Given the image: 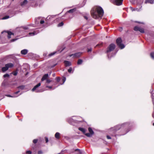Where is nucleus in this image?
Masks as SVG:
<instances>
[{
	"label": "nucleus",
	"instance_id": "23",
	"mask_svg": "<svg viewBox=\"0 0 154 154\" xmlns=\"http://www.w3.org/2000/svg\"><path fill=\"white\" fill-rule=\"evenodd\" d=\"M151 57L153 59H154V52H152L150 53V54Z\"/></svg>",
	"mask_w": 154,
	"mask_h": 154
},
{
	"label": "nucleus",
	"instance_id": "38",
	"mask_svg": "<svg viewBox=\"0 0 154 154\" xmlns=\"http://www.w3.org/2000/svg\"><path fill=\"white\" fill-rule=\"evenodd\" d=\"M66 80V78L65 77H63V83L65 82Z\"/></svg>",
	"mask_w": 154,
	"mask_h": 154
},
{
	"label": "nucleus",
	"instance_id": "28",
	"mask_svg": "<svg viewBox=\"0 0 154 154\" xmlns=\"http://www.w3.org/2000/svg\"><path fill=\"white\" fill-rule=\"evenodd\" d=\"M6 96H7V97H16L18 96L15 95H14L13 96H11L9 95H6Z\"/></svg>",
	"mask_w": 154,
	"mask_h": 154
},
{
	"label": "nucleus",
	"instance_id": "35",
	"mask_svg": "<svg viewBox=\"0 0 154 154\" xmlns=\"http://www.w3.org/2000/svg\"><path fill=\"white\" fill-rule=\"evenodd\" d=\"M38 140L37 139H34L33 140V142L34 143H36L37 142Z\"/></svg>",
	"mask_w": 154,
	"mask_h": 154
},
{
	"label": "nucleus",
	"instance_id": "5",
	"mask_svg": "<svg viewBox=\"0 0 154 154\" xmlns=\"http://www.w3.org/2000/svg\"><path fill=\"white\" fill-rule=\"evenodd\" d=\"M116 45L114 44H111L108 47L106 50V53L110 52L113 51L115 48Z\"/></svg>",
	"mask_w": 154,
	"mask_h": 154
},
{
	"label": "nucleus",
	"instance_id": "45",
	"mask_svg": "<svg viewBox=\"0 0 154 154\" xmlns=\"http://www.w3.org/2000/svg\"><path fill=\"white\" fill-rule=\"evenodd\" d=\"M123 29L122 27H120L119 28V30L120 31H121Z\"/></svg>",
	"mask_w": 154,
	"mask_h": 154
},
{
	"label": "nucleus",
	"instance_id": "15",
	"mask_svg": "<svg viewBox=\"0 0 154 154\" xmlns=\"http://www.w3.org/2000/svg\"><path fill=\"white\" fill-rule=\"evenodd\" d=\"M153 0H146L145 2V3H149L151 4H153Z\"/></svg>",
	"mask_w": 154,
	"mask_h": 154
},
{
	"label": "nucleus",
	"instance_id": "16",
	"mask_svg": "<svg viewBox=\"0 0 154 154\" xmlns=\"http://www.w3.org/2000/svg\"><path fill=\"white\" fill-rule=\"evenodd\" d=\"M79 130L82 131L83 134H85V133L86 132V130L85 128H79Z\"/></svg>",
	"mask_w": 154,
	"mask_h": 154
},
{
	"label": "nucleus",
	"instance_id": "44",
	"mask_svg": "<svg viewBox=\"0 0 154 154\" xmlns=\"http://www.w3.org/2000/svg\"><path fill=\"white\" fill-rule=\"evenodd\" d=\"M46 87L47 88H49L50 89H51L52 88V87L51 86H46Z\"/></svg>",
	"mask_w": 154,
	"mask_h": 154
},
{
	"label": "nucleus",
	"instance_id": "1",
	"mask_svg": "<svg viewBox=\"0 0 154 154\" xmlns=\"http://www.w3.org/2000/svg\"><path fill=\"white\" fill-rule=\"evenodd\" d=\"M91 16L94 19L102 17L104 14L102 8L98 6H94L91 10Z\"/></svg>",
	"mask_w": 154,
	"mask_h": 154
},
{
	"label": "nucleus",
	"instance_id": "30",
	"mask_svg": "<svg viewBox=\"0 0 154 154\" xmlns=\"http://www.w3.org/2000/svg\"><path fill=\"white\" fill-rule=\"evenodd\" d=\"M24 87H25V86H24L22 85V86H21L19 87L18 88L20 89H23L24 88Z\"/></svg>",
	"mask_w": 154,
	"mask_h": 154
},
{
	"label": "nucleus",
	"instance_id": "52",
	"mask_svg": "<svg viewBox=\"0 0 154 154\" xmlns=\"http://www.w3.org/2000/svg\"><path fill=\"white\" fill-rule=\"evenodd\" d=\"M64 48H63L61 51H60V52H61V51H63V50L64 49Z\"/></svg>",
	"mask_w": 154,
	"mask_h": 154
},
{
	"label": "nucleus",
	"instance_id": "26",
	"mask_svg": "<svg viewBox=\"0 0 154 154\" xmlns=\"http://www.w3.org/2000/svg\"><path fill=\"white\" fill-rule=\"evenodd\" d=\"M9 17V16H5V17H3L2 18V20H5V19H7Z\"/></svg>",
	"mask_w": 154,
	"mask_h": 154
},
{
	"label": "nucleus",
	"instance_id": "48",
	"mask_svg": "<svg viewBox=\"0 0 154 154\" xmlns=\"http://www.w3.org/2000/svg\"><path fill=\"white\" fill-rule=\"evenodd\" d=\"M84 17L85 18V19H86V20H87V19H88V17H87V16H85Z\"/></svg>",
	"mask_w": 154,
	"mask_h": 154
},
{
	"label": "nucleus",
	"instance_id": "11",
	"mask_svg": "<svg viewBox=\"0 0 154 154\" xmlns=\"http://www.w3.org/2000/svg\"><path fill=\"white\" fill-rule=\"evenodd\" d=\"M41 83H39L37 85L35 86L32 89V91H35V90H36L37 88H38V87H39L41 85Z\"/></svg>",
	"mask_w": 154,
	"mask_h": 154
},
{
	"label": "nucleus",
	"instance_id": "27",
	"mask_svg": "<svg viewBox=\"0 0 154 154\" xmlns=\"http://www.w3.org/2000/svg\"><path fill=\"white\" fill-rule=\"evenodd\" d=\"M56 52H54L52 53H51L49 54V56H53L56 53Z\"/></svg>",
	"mask_w": 154,
	"mask_h": 154
},
{
	"label": "nucleus",
	"instance_id": "39",
	"mask_svg": "<svg viewBox=\"0 0 154 154\" xmlns=\"http://www.w3.org/2000/svg\"><path fill=\"white\" fill-rule=\"evenodd\" d=\"M17 39H11V42H14V41H15Z\"/></svg>",
	"mask_w": 154,
	"mask_h": 154
},
{
	"label": "nucleus",
	"instance_id": "21",
	"mask_svg": "<svg viewBox=\"0 0 154 154\" xmlns=\"http://www.w3.org/2000/svg\"><path fill=\"white\" fill-rule=\"evenodd\" d=\"M75 11V9H70V10H69V11H68L67 12L68 13H72L73 12H74Z\"/></svg>",
	"mask_w": 154,
	"mask_h": 154
},
{
	"label": "nucleus",
	"instance_id": "20",
	"mask_svg": "<svg viewBox=\"0 0 154 154\" xmlns=\"http://www.w3.org/2000/svg\"><path fill=\"white\" fill-rule=\"evenodd\" d=\"M86 136L88 137H91L92 136L93 134L90 133H85V134Z\"/></svg>",
	"mask_w": 154,
	"mask_h": 154
},
{
	"label": "nucleus",
	"instance_id": "41",
	"mask_svg": "<svg viewBox=\"0 0 154 154\" xmlns=\"http://www.w3.org/2000/svg\"><path fill=\"white\" fill-rule=\"evenodd\" d=\"M106 137L108 139H111V137L109 136L108 135L106 136Z\"/></svg>",
	"mask_w": 154,
	"mask_h": 154
},
{
	"label": "nucleus",
	"instance_id": "13",
	"mask_svg": "<svg viewBox=\"0 0 154 154\" xmlns=\"http://www.w3.org/2000/svg\"><path fill=\"white\" fill-rule=\"evenodd\" d=\"M28 50L26 49H24L21 51V53L22 54L25 55L27 54Z\"/></svg>",
	"mask_w": 154,
	"mask_h": 154
},
{
	"label": "nucleus",
	"instance_id": "2",
	"mask_svg": "<svg viewBox=\"0 0 154 154\" xmlns=\"http://www.w3.org/2000/svg\"><path fill=\"white\" fill-rule=\"evenodd\" d=\"M122 41L121 38L119 37L116 40V43L118 46L121 49L124 48V45L122 43Z\"/></svg>",
	"mask_w": 154,
	"mask_h": 154
},
{
	"label": "nucleus",
	"instance_id": "24",
	"mask_svg": "<svg viewBox=\"0 0 154 154\" xmlns=\"http://www.w3.org/2000/svg\"><path fill=\"white\" fill-rule=\"evenodd\" d=\"M82 60L81 59H79L77 62V63L78 64H81L82 63Z\"/></svg>",
	"mask_w": 154,
	"mask_h": 154
},
{
	"label": "nucleus",
	"instance_id": "6",
	"mask_svg": "<svg viewBox=\"0 0 154 154\" xmlns=\"http://www.w3.org/2000/svg\"><path fill=\"white\" fill-rule=\"evenodd\" d=\"M134 30L135 31H139L141 33H144L145 32L144 29L143 28H141L137 26H135L134 27Z\"/></svg>",
	"mask_w": 154,
	"mask_h": 154
},
{
	"label": "nucleus",
	"instance_id": "31",
	"mask_svg": "<svg viewBox=\"0 0 154 154\" xmlns=\"http://www.w3.org/2000/svg\"><path fill=\"white\" fill-rule=\"evenodd\" d=\"M9 75L8 74H6L4 75L3 76L5 78L6 77H9Z\"/></svg>",
	"mask_w": 154,
	"mask_h": 154
},
{
	"label": "nucleus",
	"instance_id": "14",
	"mask_svg": "<svg viewBox=\"0 0 154 154\" xmlns=\"http://www.w3.org/2000/svg\"><path fill=\"white\" fill-rule=\"evenodd\" d=\"M38 33V32L36 31H34L32 32L29 33V34L30 36H33L36 35Z\"/></svg>",
	"mask_w": 154,
	"mask_h": 154
},
{
	"label": "nucleus",
	"instance_id": "17",
	"mask_svg": "<svg viewBox=\"0 0 154 154\" xmlns=\"http://www.w3.org/2000/svg\"><path fill=\"white\" fill-rule=\"evenodd\" d=\"M27 3V0H24L23 2H21V5L22 6H23L26 5Z\"/></svg>",
	"mask_w": 154,
	"mask_h": 154
},
{
	"label": "nucleus",
	"instance_id": "47",
	"mask_svg": "<svg viewBox=\"0 0 154 154\" xmlns=\"http://www.w3.org/2000/svg\"><path fill=\"white\" fill-rule=\"evenodd\" d=\"M19 92H20V91H17V92H15V93H14V94H18V93Z\"/></svg>",
	"mask_w": 154,
	"mask_h": 154
},
{
	"label": "nucleus",
	"instance_id": "57",
	"mask_svg": "<svg viewBox=\"0 0 154 154\" xmlns=\"http://www.w3.org/2000/svg\"><path fill=\"white\" fill-rule=\"evenodd\" d=\"M25 29H27V28H26Z\"/></svg>",
	"mask_w": 154,
	"mask_h": 154
},
{
	"label": "nucleus",
	"instance_id": "33",
	"mask_svg": "<svg viewBox=\"0 0 154 154\" xmlns=\"http://www.w3.org/2000/svg\"><path fill=\"white\" fill-rule=\"evenodd\" d=\"M51 82V81L49 79H47L46 80V82L48 83H49Z\"/></svg>",
	"mask_w": 154,
	"mask_h": 154
},
{
	"label": "nucleus",
	"instance_id": "32",
	"mask_svg": "<svg viewBox=\"0 0 154 154\" xmlns=\"http://www.w3.org/2000/svg\"><path fill=\"white\" fill-rule=\"evenodd\" d=\"M32 152L30 151H27L26 152V154H31Z\"/></svg>",
	"mask_w": 154,
	"mask_h": 154
},
{
	"label": "nucleus",
	"instance_id": "19",
	"mask_svg": "<svg viewBox=\"0 0 154 154\" xmlns=\"http://www.w3.org/2000/svg\"><path fill=\"white\" fill-rule=\"evenodd\" d=\"M55 137L57 139H59L60 137V133L58 132H57L55 135Z\"/></svg>",
	"mask_w": 154,
	"mask_h": 154
},
{
	"label": "nucleus",
	"instance_id": "34",
	"mask_svg": "<svg viewBox=\"0 0 154 154\" xmlns=\"http://www.w3.org/2000/svg\"><path fill=\"white\" fill-rule=\"evenodd\" d=\"M56 79L57 82H59L60 79V78L59 77H57Z\"/></svg>",
	"mask_w": 154,
	"mask_h": 154
},
{
	"label": "nucleus",
	"instance_id": "49",
	"mask_svg": "<svg viewBox=\"0 0 154 154\" xmlns=\"http://www.w3.org/2000/svg\"><path fill=\"white\" fill-rule=\"evenodd\" d=\"M152 117L154 119V112H153L152 115Z\"/></svg>",
	"mask_w": 154,
	"mask_h": 154
},
{
	"label": "nucleus",
	"instance_id": "37",
	"mask_svg": "<svg viewBox=\"0 0 154 154\" xmlns=\"http://www.w3.org/2000/svg\"><path fill=\"white\" fill-rule=\"evenodd\" d=\"M45 140L46 142L47 143L48 141V138L47 137H45Z\"/></svg>",
	"mask_w": 154,
	"mask_h": 154
},
{
	"label": "nucleus",
	"instance_id": "42",
	"mask_svg": "<svg viewBox=\"0 0 154 154\" xmlns=\"http://www.w3.org/2000/svg\"><path fill=\"white\" fill-rule=\"evenodd\" d=\"M42 151H39L38 152V154H42Z\"/></svg>",
	"mask_w": 154,
	"mask_h": 154
},
{
	"label": "nucleus",
	"instance_id": "22",
	"mask_svg": "<svg viewBox=\"0 0 154 154\" xmlns=\"http://www.w3.org/2000/svg\"><path fill=\"white\" fill-rule=\"evenodd\" d=\"M75 151H77V153H76V154H81V152L80 151V150L78 149H76L75 150Z\"/></svg>",
	"mask_w": 154,
	"mask_h": 154
},
{
	"label": "nucleus",
	"instance_id": "53",
	"mask_svg": "<svg viewBox=\"0 0 154 154\" xmlns=\"http://www.w3.org/2000/svg\"><path fill=\"white\" fill-rule=\"evenodd\" d=\"M153 125L154 126V122L153 123Z\"/></svg>",
	"mask_w": 154,
	"mask_h": 154
},
{
	"label": "nucleus",
	"instance_id": "46",
	"mask_svg": "<svg viewBox=\"0 0 154 154\" xmlns=\"http://www.w3.org/2000/svg\"><path fill=\"white\" fill-rule=\"evenodd\" d=\"M43 91H42V90H41V91H38V90H36V92H42Z\"/></svg>",
	"mask_w": 154,
	"mask_h": 154
},
{
	"label": "nucleus",
	"instance_id": "25",
	"mask_svg": "<svg viewBox=\"0 0 154 154\" xmlns=\"http://www.w3.org/2000/svg\"><path fill=\"white\" fill-rule=\"evenodd\" d=\"M128 131V130L125 129V130H124V132L122 133V134L124 135L126 134Z\"/></svg>",
	"mask_w": 154,
	"mask_h": 154
},
{
	"label": "nucleus",
	"instance_id": "50",
	"mask_svg": "<svg viewBox=\"0 0 154 154\" xmlns=\"http://www.w3.org/2000/svg\"><path fill=\"white\" fill-rule=\"evenodd\" d=\"M55 73H54L52 74V76L54 77L55 76Z\"/></svg>",
	"mask_w": 154,
	"mask_h": 154
},
{
	"label": "nucleus",
	"instance_id": "56",
	"mask_svg": "<svg viewBox=\"0 0 154 154\" xmlns=\"http://www.w3.org/2000/svg\"><path fill=\"white\" fill-rule=\"evenodd\" d=\"M98 45H99L98 44V45H97V46H98Z\"/></svg>",
	"mask_w": 154,
	"mask_h": 154
},
{
	"label": "nucleus",
	"instance_id": "7",
	"mask_svg": "<svg viewBox=\"0 0 154 154\" xmlns=\"http://www.w3.org/2000/svg\"><path fill=\"white\" fill-rule=\"evenodd\" d=\"M124 127V125H118L115 126L114 127L113 130L115 131H117L119 130L120 128H121L122 130H123V127Z\"/></svg>",
	"mask_w": 154,
	"mask_h": 154
},
{
	"label": "nucleus",
	"instance_id": "12",
	"mask_svg": "<svg viewBox=\"0 0 154 154\" xmlns=\"http://www.w3.org/2000/svg\"><path fill=\"white\" fill-rule=\"evenodd\" d=\"M64 63L66 66H68L71 65V63L68 61H65Z\"/></svg>",
	"mask_w": 154,
	"mask_h": 154
},
{
	"label": "nucleus",
	"instance_id": "40",
	"mask_svg": "<svg viewBox=\"0 0 154 154\" xmlns=\"http://www.w3.org/2000/svg\"><path fill=\"white\" fill-rule=\"evenodd\" d=\"M44 23V21L43 20H41L40 22V23L41 24H43V23Z\"/></svg>",
	"mask_w": 154,
	"mask_h": 154
},
{
	"label": "nucleus",
	"instance_id": "55",
	"mask_svg": "<svg viewBox=\"0 0 154 154\" xmlns=\"http://www.w3.org/2000/svg\"><path fill=\"white\" fill-rule=\"evenodd\" d=\"M106 32H107V28H106Z\"/></svg>",
	"mask_w": 154,
	"mask_h": 154
},
{
	"label": "nucleus",
	"instance_id": "54",
	"mask_svg": "<svg viewBox=\"0 0 154 154\" xmlns=\"http://www.w3.org/2000/svg\"><path fill=\"white\" fill-rule=\"evenodd\" d=\"M131 9L132 10L133 8L131 7Z\"/></svg>",
	"mask_w": 154,
	"mask_h": 154
},
{
	"label": "nucleus",
	"instance_id": "18",
	"mask_svg": "<svg viewBox=\"0 0 154 154\" xmlns=\"http://www.w3.org/2000/svg\"><path fill=\"white\" fill-rule=\"evenodd\" d=\"M88 130L90 133H91L93 135L94 134V132L91 128H88Z\"/></svg>",
	"mask_w": 154,
	"mask_h": 154
},
{
	"label": "nucleus",
	"instance_id": "36",
	"mask_svg": "<svg viewBox=\"0 0 154 154\" xmlns=\"http://www.w3.org/2000/svg\"><path fill=\"white\" fill-rule=\"evenodd\" d=\"M68 72L70 73L72 71V68H70L68 70Z\"/></svg>",
	"mask_w": 154,
	"mask_h": 154
},
{
	"label": "nucleus",
	"instance_id": "51",
	"mask_svg": "<svg viewBox=\"0 0 154 154\" xmlns=\"http://www.w3.org/2000/svg\"><path fill=\"white\" fill-rule=\"evenodd\" d=\"M14 75H17V73H14Z\"/></svg>",
	"mask_w": 154,
	"mask_h": 154
},
{
	"label": "nucleus",
	"instance_id": "8",
	"mask_svg": "<svg viewBox=\"0 0 154 154\" xmlns=\"http://www.w3.org/2000/svg\"><path fill=\"white\" fill-rule=\"evenodd\" d=\"M81 53L80 52L77 53H76L74 54H72L71 55H70V57H72L73 56V57H79L81 55Z\"/></svg>",
	"mask_w": 154,
	"mask_h": 154
},
{
	"label": "nucleus",
	"instance_id": "3",
	"mask_svg": "<svg viewBox=\"0 0 154 154\" xmlns=\"http://www.w3.org/2000/svg\"><path fill=\"white\" fill-rule=\"evenodd\" d=\"M14 66V64L12 63H8L5 65V67H3L2 71L4 72L7 70L9 68L12 67Z\"/></svg>",
	"mask_w": 154,
	"mask_h": 154
},
{
	"label": "nucleus",
	"instance_id": "10",
	"mask_svg": "<svg viewBox=\"0 0 154 154\" xmlns=\"http://www.w3.org/2000/svg\"><path fill=\"white\" fill-rule=\"evenodd\" d=\"M48 77V74H45L42 77L41 81H43L44 80L46 79Z\"/></svg>",
	"mask_w": 154,
	"mask_h": 154
},
{
	"label": "nucleus",
	"instance_id": "43",
	"mask_svg": "<svg viewBox=\"0 0 154 154\" xmlns=\"http://www.w3.org/2000/svg\"><path fill=\"white\" fill-rule=\"evenodd\" d=\"M91 50H92V49L91 48L88 49V52H89L91 51Z\"/></svg>",
	"mask_w": 154,
	"mask_h": 154
},
{
	"label": "nucleus",
	"instance_id": "9",
	"mask_svg": "<svg viewBox=\"0 0 154 154\" xmlns=\"http://www.w3.org/2000/svg\"><path fill=\"white\" fill-rule=\"evenodd\" d=\"M4 32H6L8 33V38H11V37L10 36L11 35H14V33H13L9 31H3L2 32V33H3Z\"/></svg>",
	"mask_w": 154,
	"mask_h": 154
},
{
	"label": "nucleus",
	"instance_id": "4",
	"mask_svg": "<svg viewBox=\"0 0 154 154\" xmlns=\"http://www.w3.org/2000/svg\"><path fill=\"white\" fill-rule=\"evenodd\" d=\"M109 1L111 3L115 5H120L122 4L123 0H109Z\"/></svg>",
	"mask_w": 154,
	"mask_h": 154
},
{
	"label": "nucleus",
	"instance_id": "29",
	"mask_svg": "<svg viewBox=\"0 0 154 154\" xmlns=\"http://www.w3.org/2000/svg\"><path fill=\"white\" fill-rule=\"evenodd\" d=\"M63 22H62L60 23L58 25V26H63Z\"/></svg>",
	"mask_w": 154,
	"mask_h": 154
}]
</instances>
